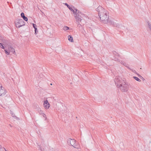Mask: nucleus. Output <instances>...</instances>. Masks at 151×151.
I'll list each match as a JSON object with an SVG mask.
<instances>
[{
	"label": "nucleus",
	"mask_w": 151,
	"mask_h": 151,
	"mask_svg": "<svg viewBox=\"0 0 151 151\" xmlns=\"http://www.w3.org/2000/svg\"><path fill=\"white\" fill-rule=\"evenodd\" d=\"M38 147L40 149V150L41 151H44V150H42V148H41V147L40 146L38 145Z\"/></svg>",
	"instance_id": "25"
},
{
	"label": "nucleus",
	"mask_w": 151,
	"mask_h": 151,
	"mask_svg": "<svg viewBox=\"0 0 151 151\" xmlns=\"http://www.w3.org/2000/svg\"><path fill=\"white\" fill-rule=\"evenodd\" d=\"M50 85H52V84L51 83H50Z\"/></svg>",
	"instance_id": "31"
},
{
	"label": "nucleus",
	"mask_w": 151,
	"mask_h": 151,
	"mask_svg": "<svg viewBox=\"0 0 151 151\" xmlns=\"http://www.w3.org/2000/svg\"><path fill=\"white\" fill-rule=\"evenodd\" d=\"M8 50H9V52H12L14 54H16V53L15 52V49L12 47H8Z\"/></svg>",
	"instance_id": "11"
},
{
	"label": "nucleus",
	"mask_w": 151,
	"mask_h": 151,
	"mask_svg": "<svg viewBox=\"0 0 151 151\" xmlns=\"http://www.w3.org/2000/svg\"><path fill=\"white\" fill-rule=\"evenodd\" d=\"M0 47L1 48H2L3 49H4V47L3 45L1 43H0Z\"/></svg>",
	"instance_id": "21"
},
{
	"label": "nucleus",
	"mask_w": 151,
	"mask_h": 151,
	"mask_svg": "<svg viewBox=\"0 0 151 151\" xmlns=\"http://www.w3.org/2000/svg\"><path fill=\"white\" fill-rule=\"evenodd\" d=\"M65 5L71 11L73 12V13L74 14V17L76 19V23L78 24V26L80 27L79 25L81 26V22L82 20L81 19V12L77 9L75 8L73 6H70L67 3H65Z\"/></svg>",
	"instance_id": "1"
},
{
	"label": "nucleus",
	"mask_w": 151,
	"mask_h": 151,
	"mask_svg": "<svg viewBox=\"0 0 151 151\" xmlns=\"http://www.w3.org/2000/svg\"><path fill=\"white\" fill-rule=\"evenodd\" d=\"M40 114H42V115L43 114H44V113L42 111H40Z\"/></svg>",
	"instance_id": "29"
},
{
	"label": "nucleus",
	"mask_w": 151,
	"mask_h": 151,
	"mask_svg": "<svg viewBox=\"0 0 151 151\" xmlns=\"http://www.w3.org/2000/svg\"><path fill=\"white\" fill-rule=\"evenodd\" d=\"M118 57L117 56H114L113 57V59H112V60H115L116 61H118L119 60V59H118Z\"/></svg>",
	"instance_id": "13"
},
{
	"label": "nucleus",
	"mask_w": 151,
	"mask_h": 151,
	"mask_svg": "<svg viewBox=\"0 0 151 151\" xmlns=\"http://www.w3.org/2000/svg\"><path fill=\"white\" fill-rule=\"evenodd\" d=\"M33 27L35 29H37V27H36V24H33Z\"/></svg>",
	"instance_id": "23"
},
{
	"label": "nucleus",
	"mask_w": 151,
	"mask_h": 151,
	"mask_svg": "<svg viewBox=\"0 0 151 151\" xmlns=\"http://www.w3.org/2000/svg\"><path fill=\"white\" fill-rule=\"evenodd\" d=\"M107 23H109L111 24L114 27H117L118 28H121V27H124V26L122 25L118 24L111 20H108V22Z\"/></svg>",
	"instance_id": "8"
},
{
	"label": "nucleus",
	"mask_w": 151,
	"mask_h": 151,
	"mask_svg": "<svg viewBox=\"0 0 151 151\" xmlns=\"http://www.w3.org/2000/svg\"><path fill=\"white\" fill-rule=\"evenodd\" d=\"M43 105L46 109H48L49 108L50 104L47 99L44 101Z\"/></svg>",
	"instance_id": "10"
},
{
	"label": "nucleus",
	"mask_w": 151,
	"mask_h": 151,
	"mask_svg": "<svg viewBox=\"0 0 151 151\" xmlns=\"http://www.w3.org/2000/svg\"><path fill=\"white\" fill-rule=\"evenodd\" d=\"M23 19L26 21H28V18L27 17L24 16V17H22Z\"/></svg>",
	"instance_id": "19"
},
{
	"label": "nucleus",
	"mask_w": 151,
	"mask_h": 151,
	"mask_svg": "<svg viewBox=\"0 0 151 151\" xmlns=\"http://www.w3.org/2000/svg\"><path fill=\"white\" fill-rule=\"evenodd\" d=\"M100 20L104 23H106L108 22L109 16L108 13L106 12L104 14L100 15L99 16Z\"/></svg>",
	"instance_id": "2"
},
{
	"label": "nucleus",
	"mask_w": 151,
	"mask_h": 151,
	"mask_svg": "<svg viewBox=\"0 0 151 151\" xmlns=\"http://www.w3.org/2000/svg\"><path fill=\"white\" fill-rule=\"evenodd\" d=\"M76 141L74 139H69L67 141V143L70 144L74 147L76 148H78V146L76 144Z\"/></svg>",
	"instance_id": "7"
},
{
	"label": "nucleus",
	"mask_w": 151,
	"mask_h": 151,
	"mask_svg": "<svg viewBox=\"0 0 151 151\" xmlns=\"http://www.w3.org/2000/svg\"><path fill=\"white\" fill-rule=\"evenodd\" d=\"M137 75L140 78H143L140 75H139V74H137Z\"/></svg>",
	"instance_id": "28"
},
{
	"label": "nucleus",
	"mask_w": 151,
	"mask_h": 151,
	"mask_svg": "<svg viewBox=\"0 0 151 151\" xmlns=\"http://www.w3.org/2000/svg\"><path fill=\"white\" fill-rule=\"evenodd\" d=\"M1 85H0V87H1Z\"/></svg>",
	"instance_id": "34"
},
{
	"label": "nucleus",
	"mask_w": 151,
	"mask_h": 151,
	"mask_svg": "<svg viewBox=\"0 0 151 151\" xmlns=\"http://www.w3.org/2000/svg\"><path fill=\"white\" fill-rule=\"evenodd\" d=\"M3 149L5 150L6 151H7L6 150H5V149L4 148H3Z\"/></svg>",
	"instance_id": "30"
},
{
	"label": "nucleus",
	"mask_w": 151,
	"mask_h": 151,
	"mask_svg": "<svg viewBox=\"0 0 151 151\" xmlns=\"http://www.w3.org/2000/svg\"><path fill=\"white\" fill-rule=\"evenodd\" d=\"M113 53L114 55V56H117L119 57H120L119 55L118 54V53L115 51H113Z\"/></svg>",
	"instance_id": "14"
},
{
	"label": "nucleus",
	"mask_w": 151,
	"mask_h": 151,
	"mask_svg": "<svg viewBox=\"0 0 151 151\" xmlns=\"http://www.w3.org/2000/svg\"><path fill=\"white\" fill-rule=\"evenodd\" d=\"M114 81L116 85L118 88V86H120V85H122V83L124 81V80L120 78H116L114 79Z\"/></svg>",
	"instance_id": "6"
},
{
	"label": "nucleus",
	"mask_w": 151,
	"mask_h": 151,
	"mask_svg": "<svg viewBox=\"0 0 151 151\" xmlns=\"http://www.w3.org/2000/svg\"><path fill=\"white\" fill-rule=\"evenodd\" d=\"M5 52L6 53L7 55L9 54L10 53V52L9 51V50H4Z\"/></svg>",
	"instance_id": "17"
},
{
	"label": "nucleus",
	"mask_w": 151,
	"mask_h": 151,
	"mask_svg": "<svg viewBox=\"0 0 151 151\" xmlns=\"http://www.w3.org/2000/svg\"><path fill=\"white\" fill-rule=\"evenodd\" d=\"M133 78L134 79L140 82L141 81V80L137 77L136 76H134Z\"/></svg>",
	"instance_id": "15"
},
{
	"label": "nucleus",
	"mask_w": 151,
	"mask_h": 151,
	"mask_svg": "<svg viewBox=\"0 0 151 151\" xmlns=\"http://www.w3.org/2000/svg\"><path fill=\"white\" fill-rule=\"evenodd\" d=\"M35 34H36L37 33L38 31L37 30V29H35Z\"/></svg>",
	"instance_id": "26"
},
{
	"label": "nucleus",
	"mask_w": 151,
	"mask_h": 151,
	"mask_svg": "<svg viewBox=\"0 0 151 151\" xmlns=\"http://www.w3.org/2000/svg\"><path fill=\"white\" fill-rule=\"evenodd\" d=\"M129 86L127 83L124 81L122 85H120L119 87L122 92H126L128 91Z\"/></svg>",
	"instance_id": "3"
},
{
	"label": "nucleus",
	"mask_w": 151,
	"mask_h": 151,
	"mask_svg": "<svg viewBox=\"0 0 151 151\" xmlns=\"http://www.w3.org/2000/svg\"><path fill=\"white\" fill-rule=\"evenodd\" d=\"M6 93L4 88L1 86L0 87V96H4Z\"/></svg>",
	"instance_id": "9"
},
{
	"label": "nucleus",
	"mask_w": 151,
	"mask_h": 151,
	"mask_svg": "<svg viewBox=\"0 0 151 151\" xmlns=\"http://www.w3.org/2000/svg\"><path fill=\"white\" fill-rule=\"evenodd\" d=\"M148 27L150 28L151 30V23L150 22H147Z\"/></svg>",
	"instance_id": "18"
},
{
	"label": "nucleus",
	"mask_w": 151,
	"mask_h": 151,
	"mask_svg": "<svg viewBox=\"0 0 151 151\" xmlns=\"http://www.w3.org/2000/svg\"><path fill=\"white\" fill-rule=\"evenodd\" d=\"M20 15H21V16L22 18L23 17H24L25 16L24 14V13L23 12L21 13Z\"/></svg>",
	"instance_id": "22"
},
{
	"label": "nucleus",
	"mask_w": 151,
	"mask_h": 151,
	"mask_svg": "<svg viewBox=\"0 0 151 151\" xmlns=\"http://www.w3.org/2000/svg\"><path fill=\"white\" fill-rule=\"evenodd\" d=\"M42 115H43V117H44L45 119H46L47 118L46 115L45 114H42Z\"/></svg>",
	"instance_id": "27"
},
{
	"label": "nucleus",
	"mask_w": 151,
	"mask_h": 151,
	"mask_svg": "<svg viewBox=\"0 0 151 151\" xmlns=\"http://www.w3.org/2000/svg\"><path fill=\"white\" fill-rule=\"evenodd\" d=\"M118 62H120L122 64L124 65H125L124 64V62L123 61H121V60H119Z\"/></svg>",
	"instance_id": "24"
},
{
	"label": "nucleus",
	"mask_w": 151,
	"mask_h": 151,
	"mask_svg": "<svg viewBox=\"0 0 151 151\" xmlns=\"http://www.w3.org/2000/svg\"><path fill=\"white\" fill-rule=\"evenodd\" d=\"M68 40L69 41H70L71 42H73V39L72 37L70 35H68Z\"/></svg>",
	"instance_id": "12"
},
{
	"label": "nucleus",
	"mask_w": 151,
	"mask_h": 151,
	"mask_svg": "<svg viewBox=\"0 0 151 151\" xmlns=\"http://www.w3.org/2000/svg\"><path fill=\"white\" fill-rule=\"evenodd\" d=\"M10 111V114H11L12 116L13 117H16V116H14V114L13 112L12 111Z\"/></svg>",
	"instance_id": "20"
},
{
	"label": "nucleus",
	"mask_w": 151,
	"mask_h": 151,
	"mask_svg": "<svg viewBox=\"0 0 151 151\" xmlns=\"http://www.w3.org/2000/svg\"><path fill=\"white\" fill-rule=\"evenodd\" d=\"M15 24L17 27L19 28L22 26L24 25V22L22 19L18 20L15 22Z\"/></svg>",
	"instance_id": "5"
},
{
	"label": "nucleus",
	"mask_w": 151,
	"mask_h": 151,
	"mask_svg": "<svg viewBox=\"0 0 151 151\" xmlns=\"http://www.w3.org/2000/svg\"><path fill=\"white\" fill-rule=\"evenodd\" d=\"M96 10L98 12V14L99 16L100 15L104 14L105 13L107 12V11L105 9L101 6H99L96 9Z\"/></svg>",
	"instance_id": "4"
},
{
	"label": "nucleus",
	"mask_w": 151,
	"mask_h": 151,
	"mask_svg": "<svg viewBox=\"0 0 151 151\" xmlns=\"http://www.w3.org/2000/svg\"><path fill=\"white\" fill-rule=\"evenodd\" d=\"M109 151H113V150H109Z\"/></svg>",
	"instance_id": "33"
},
{
	"label": "nucleus",
	"mask_w": 151,
	"mask_h": 151,
	"mask_svg": "<svg viewBox=\"0 0 151 151\" xmlns=\"http://www.w3.org/2000/svg\"><path fill=\"white\" fill-rule=\"evenodd\" d=\"M0 151H4V150H0Z\"/></svg>",
	"instance_id": "32"
},
{
	"label": "nucleus",
	"mask_w": 151,
	"mask_h": 151,
	"mask_svg": "<svg viewBox=\"0 0 151 151\" xmlns=\"http://www.w3.org/2000/svg\"><path fill=\"white\" fill-rule=\"evenodd\" d=\"M64 30L66 31L69 29V28L67 26H64L63 28Z\"/></svg>",
	"instance_id": "16"
}]
</instances>
